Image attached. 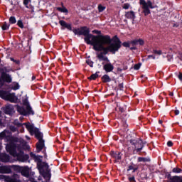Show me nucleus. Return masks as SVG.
<instances>
[{
    "label": "nucleus",
    "mask_w": 182,
    "mask_h": 182,
    "mask_svg": "<svg viewBox=\"0 0 182 182\" xmlns=\"http://www.w3.org/2000/svg\"><path fill=\"white\" fill-rule=\"evenodd\" d=\"M31 156H33V157H34V159L36 160L38 159V156L36 155H33V154H31Z\"/></svg>",
    "instance_id": "51"
},
{
    "label": "nucleus",
    "mask_w": 182,
    "mask_h": 182,
    "mask_svg": "<svg viewBox=\"0 0 182 182\" xmlns=\"http://www.w3.org/2000/svg\"><path fill=\"white\" fill-rule=\"evenodd\" d=\"M178 79H179L180 80H182V74H181V73L179 74V75H178Z\"/></svg>",
    "instance_id": "50"
},
{
    "label": "nucleus",
    "mask_w": 182,
    "mask_h": 182,
    "mask_svg": "<svg viewBox=\"0 0 182 182\" xmlns=\"http://www.w3.org/2000/svg\"><path fill=\"white\" fill-rule=\"evenodd\" d=\"M0 180H4L5 182H21L17 175H14L12 178L9 176L0 175Z\"/></svg>",
    "instance_id": "7"
},
{
    "label": "nucleus",
    "mask_w": 182,
    "mask_h": 182,
    "mask_svg": "<svg viewBox=\"0 0 182 182\" xmlns=\"http://www.w3.org/2000/svg\"><path fill=\"white\" fill-rule=\"evenodd\" d=\"M128 170H133V166H129Z\"/></svg>",
    "instance_id": "52"
},
{
    "label": "nucleus",
    "mask_w": 182,
    "mask_h": 182,
    "mask_svg": "<svg viewBox=\"0 0 182 182\" xmlns=\"http://www.w3.org/2000/svg\"><path fill=\"white\" fill-rule=\"evenodd\" d=\"M166 57L168 58V60H171L173 59V50H170L168 53Z\"/></svg>",
    "instance_id": "26"
},
{
    "label": "nucleus",
    "mask_w": 182,
    "mask_h": 182,
    "mask_svg": "<svg viewBox=\"0 0 182 182\" xmlns=\"http://www.w3.org/2000/svg\"><path fill=\"white\" fill-rule=\"evenodd\" d=\"M5 136H6V131H4L0 133V138L5 137Z\"/></svg>",
    "instance_id": "39"
},
{
    "label": "nucleus",
    "mask_w": 182,
    "mask_h": 182,
    "mask_svg": "<svg viewBox=\"0 0 182 182\" xmlns=\"http://www.w3.org/2000/svg\"><path fill=\"white\" fill-rule=\"evenodd\" d=\"M172 171H173V173H181L182 171V170H181V168L176 167V168H173Z\"/></svg>",
    "instance_id": "35"
},
{
    "label": "nucleus",
    "mask_w": 182,
    "mask_h": 182,
    "mask_svg": "<svg viewBox=\"0 0 182 182\" xmlns=\"http://www.w3.org/2000/svg\"><path fill=\"white\" fill-rule=\"evenodd\" d=\"M9 156L6 154H0V161L2 163H8L9 162Z\"/></svg>",
    "instance_id": "12"
},
{
    "label": "nucleus",
    "mask_w": 182,
    "mask_h": 182,
    "mask_svg": "<svg viewBox=\"0 0 182 182\" xmlns=\"http://www.w3.org/2000/svg\"><path fill=\"white\" fill-rule=\"evenodd\" d=\"M148 59H156V56L153 55H148Z\"/></svg>",
    "instance_id": "44"
},
{
    "label": "nucleus",
    "mask_w": 182,
    "mask_h": 182,
    "mask_svg": "<svg viewBox=\"0 0 182 182\" xmlns=\"http://www.w3.org/2000/svg\"><path fill=\"white\" fill-rule=\"evenodd\" d=\"M12 173L11 166H0V174H10Z\"/></svg>",
    "instance_id": "9"
},
{
    "label": "nucleus",
    "mask_w": 182,
    "mask_h": 182,
    "mask_svg": "<svg viewBox=\"0 0 182 182\" xmlns=\"http://www.w3.org/2000/svg\"><path fill=\"white\" fill-rule=\"evenodd\" d=\"M26 127L31 134H33L34 132L36 130V129L33 128V127L31 124H26Z\"/></svg>",
    "instance_id": "19"
},
{
    "label": "nucleus",
    "mask_w": 182,
    "mask_h": 182,
    "mask_svg": "<svg viewBox=\"0 0 182 182\" xmlns=\"http://www.w3.org/2000/svg\"><path fill=\"white\" fill-rule=\"evenodd\" d=\"M14 124H15L16 126H21V124H20V123H18L17 121H14Z\"/></svg>",
    "instance_id": "49"
},
{
    "label": "nucleus",
    "mask_w": 182,
    "mask_h": 182,
    "mask_svg": "<svg viewBox=\"0 0 182 182\" xmlns=\"http://www.w3.org/2000/svg\"><path fill=\"white\" fill-rule=\"evenodd\" d=\"M103 65V69L107 73L113 72V69H114V66L112 65V63H110V60H108V61H106L105 63H102Z\"/></svg>",
    "instance_id": "8"
},
{
    "label": "nucleus",
    "mask_w": 182,
    "mask_h": 182,
    "mask_svg": "<svg viewBox=\"0 0 182 182\" xmlns=\"http://www.w3.org/2000/svg\"><path fill=\"white\" fill-rule=\"evenodd\" d=\"M11 89H13V90H18V89H19V84L17 82H14L11 85Z\"/></svg>",
    "instance_id": "28"
},
{
    "label": "nucleus",
    "mask_w": 182,
    "mask_h": 182,
    "mask_svg": "<svg viewBox=\"0 0 182 182\" xmlns=\"http://www.w3.org/2000/svg\"><path fill=\"white\" fill-rule=\"evenodd\" d=\"M21 119H22V117H20Z\"/></svg>",
    "instance_id": "61"
},
{
    "label": "nucleus",
    "mask_w": 182,
    "mask_h": 182,
    "mask_svg": "<svg viewBox=\"0 0 182 182\" xmlns=\"http://www.w3.org/2000/svg\"><path fill=\"white\" fill-rule=\"evenodd\" d=\"M21 174L22 176H24V177H29V169L24 168L21 170Z\"/></svg>",
    "instance_id": "21"
},
{
    "label": "nucleus",
    "mask_w": 182,
    "mask_h": 182,
    "mask_svg": "<svg viewBox=\"0 0 182 182\" xmlns=\"http://www.w3.org/2000/svg\"><path fill=\"white\" fill-rule=\"evenodd\" d=\"M17 25L19 28H21V29H23V23L22 22V20H18L17 21Z\"/></svg>",
    "instance_id": "34"
},
{
    "label": "nucleus",
    "mask_w": 182,
    "mask_h": 182,
    "mask_svg": "<svg viewBox=\"0 0 182 182\" xmlns=\"http://www.w3.org/2000/svg\"><path fill=\"white\" fill-rule=\"evenodd\" d=\"M140 66H141V64H136L134 66V69L135 70H139V69H140Z\"/></svg>",
    "instance_id": "37"
},
{
    "label": "nucleus",
    "mask_w": 182,
    "mask_h": 182,
    "mask_svg": "<svg viewBox=\"0 0 182 182\" xmlns=\"http://www.w3.org/2000/svg\"><path fill=\"white\" fill-rule=\"evenodd\" d=\"M1 29L3 31H8V29H9V25H8V23H4V25L1 26Z\"/></svg>",
    "instance_id": "31"
},
{
    "label": "nucleus",
    "mask_w": 182,
    "mask_h": 182,
    "mask_svg": "<svg viewBox=\"0 0 182 182\" xmlns=\"http://www.w3.org/2000/svg\"><path fill=\"white\" fill-rule=\"evenodd\" d=\"M87 65H89V66H90V68H93V61L90 60H87Z\"/></svg>",
    "instance_id": "36"
},
{
    "label": "nucleus",
    "mask_w": 182,
    "mask_h": 182,
    "mask_svg": "<svg viewBox=\"0 0 182 182\" xmlns=\"http://www.w3.org/2000/svg\"><path fill=\"white\" fill-rule=\"evenodd\" d=\"M3 85H4V81L2 80L1 78H0V87H1V86H3Z\"/></svg>",
    "instance_id": "47"
},
{
    "label": "nucleus",
    "mask_w": 182,
    "mask_h": 182,
    "mask_svg": "<svg viewBox=\"0 0 182 182\" xmlns=\"http://www.w3.org/2000/svg\"><path fill=\"white\" fill-rule=\"evenodd\" d=\"M0 97L1 99H4V100H9L11 103H15L18 98L15 96L14 93H9L4 91L0 92Z\"/></svg>",
    "instance_id": "4"
},
{
    "label": "nucleus",
    "mask_w": 182,
    "mask_h": 182,
    "mask_svg": "<svg viewBox=\"0 0 182 182\" xmlns=\"http://www.w3.org/2000/svg\"><path fill=\"white\" fill-rule=\"evenodd\" d=\"M129 181L130 182H134V181H136V180L134 179V176L129 177Z\"/></svg>",
    "instance_id": "42"
},
{
    "label": "nucleus",
    "mask_w": 182,
    "mask_h": 182,
    "mask_svg": "<svg viewBox=\"0 0 182 182\" xmlns=\"http://www.w3.org/2000/svg\"><path fill=\"white\" fill-rule=\"evenodd\" d=\"M110 77H109V75H105L103 77H102V82H105V83L107 82H110Z\"/></svg>",
    "instance_id": "27"
},
{
    "label": "nucleus",
    "mask_w": 182,
    "mask_h": 182,
    "mask_svg": "<svg viewBox=\"0 0 182 182\" xmlns=\"http://www.w3.org/2000/svg\"><path fill=\"white\" fill-rule=\"evenodd\" d=\"M119 87H123V84H120Z\"/></svg>",
    "instance_id": "56"
},
{
    "label": "nucleus",
    "mask_w": 182,
    "mask_h": 182,
    "mask_svg": "<svg viewBox=\"0 0 182 182\" xmlns=\"http://www.w3.org/2000/svg\"><path fill=\"white\" fill-rule=\"evenodd\" d=\"M132 43H134V45H141V46H143V45H144V41H143L141 39L136 40V41H134L132 42Z\"/></svg>",
    "instance_id": "23"
},
{
    "label": "nucleus",
    "mask_w": 182,
    "mask_h": 182,
    "mask_svg": "<svg viewBox=\"0 0 182 182\" xmlns=\"http://www.w3.org/2000/svg\"><path fill=\"white\" fill-rule=\"evenodd\" d=\"M0 124H1V120H0Z\"/></svg>",
    "instance_id": "59"
},
{
    "label": "nucleus",
    "mask_w": 182,
    "mask_h": 182,
    "mask_svg": "<svg viewBox=\"0 0 182 182\" xmlns=\"http://www.w3.org/2000/svg\"><path fill=\"white\" fill-rule=\"evenodd\" d=\"M121 112H123V109H121Z\"/></svg>",
    "instance_id": "60"
},
{
    "label": "nucleus",
    "mask_w": 182,
    "mask_h": 182,
    "mask_svg": "<svg viewBox=\"0 0 182 182\" xmlns=\"http://www.w3.org/2000/svg\"><path fill=\"white\" fill-rule=\"evenodd\" d=\"M159 123L160 124H161L163 123V121L159 120Z\"/></svg>",
    "instance_id": "54"
},
{
    "label": "nucleus",
    "mask_w": 182,
    "mask_h": 182,
    "mask_svg": "<svg viewBox=\"0 0 182 182\" xmlns=\"http://www.w3.org/2000/svg\"><path fill=\"white\" fill-rule=\"evenodd\" d=\"M31 2H32V0H23V4L26 8H31Z\"/></svg>",
    "instance_id": "24"
},
{
    "label": "nucleus",
    "mask_w": 182,
    "mask_h": 182,
    "mask_svg": "<svg viewBox=\"0 0 182 182\" xmlns=\"http://www.w3.org/2000/svg\"><path fill=\"white\" fill-rule=\"evenodd\" d=\"M9 23L11 24L16 23V18L15 16H11L9 18Z\"/></svg>",
    "instance_id": "29"
},
{
    "label": "nucleus",
    "mask_w": 182,
    "mask_h": 182,
    "mask_svg": "<svg viewBox=\"0 0 182 182\" xmlns=\"http://www.w3.org/2000/svg\"><path fill=\"white\" fill-rule=\"evenodd\" d=\"M26 142L22 139L10 137L9 144L6 145V150L13 157H16L18 161L25 163L29 159L28 155L23 154V149Z\"/></svg>",
    "instance_id": "2"
},
{
    "label": "nucleus",
    "mask_w": 182,
    "mask_h": 182,
    "mask_svg": "<svg viewBox=\"0 0 182 182\" xmlns=\"http://www.w3.org/2000/svg\"><path fill=\"white\" fill-rule=\"evenodd\" d=\"M175 114L177 116L178 114H180V111H178V109L175 110Z\"/></svg>",
    "instance_id": "48"
},
{
    "label": "nucleus",
    "mask_w": 182,
    "mask_h": 182,
    "mask_svg": "<svg viewBox=\"0 0 182 182\" xmlns=\"http://www.w3.org/2000/svg\"><path fill=\"white\" fill-rule=\"evenodd\" d=\"M36 146H37V151L38 153H39V151H41L42 149L45 147V141H43V139H40L38 143H37Z\"/></svg>",
    "instance_id": "14"
},
{
    "label": "nucleus",
    "mask_w": 182,
    "mask_h": 182,
    "mask_svg": "<svg viewBox=\"0 0 182 182\" xmlns=\"http://www.w3.org/2000/svg\"><path fill=\"white\" fill-rule=\"evenodd\" d=\"M112 156L116 160H120V159H122V154H120V152L114 153Z\"/></svg>",
    "instance_id": "25"
},
{
    "label": "nucleus",
    "mask_w": 182,
    "mask_h": 182,
    "mask_svg": "<svg viewBox=\"0 0 182 182\" xmlns=\"http://www.w3.org/2000/svg\"><path fill=\"white\" fill-rule=\"evenodd\" d=\"M106 9V6H102V4L98 5V11L99 12H103Z\"/></svg>",
    "instance_id": "32"
},
{
    "label": "nucleus",
    "mask_w": 182,
    "mask_h": 182,
    "mask_svg": "<svg viewBox=\"0 0 182 182\" xmlns=\"http://www.w3.org/2000/svg\"><path fill=\"white\" fill-rule=\"evenodd\" d=\"M24 106L25 107L19 106L17 107V112H18L20 114H23V116H26V114H33V111L29 104H26Z\"/></svg>",
    "instance_id": "5"
},
{
    "label": "nucleus",
    "mask_w": 182,
    "mask_h": 182,
    "mask_svg": "<svg viewBox=\"0 0 182 182\" xmlns=\"http://www.w3.org/2000/svg\"><path fill=\"white\" fill-rule=\"evenodd\" d=\"M140 4L142 5L144 14L145 16L149 15L150 14V9L149 8L151 9L154 8V6H153V4L150 1L146 2L144 0H141Z\"/></svg>",
    "instance_id": "6"
},
{
    "label": "nucleus",
    "mask_w": 182,
    "mask_h": 182,
    "mask_svg": "<svg viewBox=\"0 0 182 182\" xmlns=\"http://www.w3.org/2000/svg\"><path fill=\"white\" fill-rule=\"evenodd\" d=\"M36 77L33 76L32 77V80H35Z\"/></svg>",
    "instance_id": "57"
},
{
    "label": "nucleus",
    "mask_w": 182,
    "mask_h": 182,
    "mask_svg": "<svg viewBox=\"0 0 182 182\" xmlns=\"http://www.w3.org/2000/svg\"><path fill=\"white\" fill-rule=\"evenodd\" d=\"M2 149H3L2 143H0V150H1Z\"/></svg>",
    "instance_id": "53"
},
{
    "label": "nucleus",
    "mask_w": 182,
    "mask_h": 182,
    "mask_svg": "<svg viewBox=\"0 0 182 182\" xmlns=\"http://www.w3.org/2000/svg\"><path fill=\"white\" fill-rule=\"evenodd\" d=\"M173 92H170V96H173Z\"/></svg>",
    "instance_id": "55"
},
{
    "label": "nucleus",
    "mask_w": 182,
    "mask_h": 182,
    "mask_svg": "<svg viewBox=\"0 0 182 182\" xmlns=\"http://www.w3.org/2000/svg\"><path fill=\"white\" fill-rule=\"evenodd\" d=\"M26 139H27V140H29V136H26Z\"/></svg>",
    "instance_id": "58"
},
{
    "label": "nucleus",
    "mask_w": 182,
    "mask_h": 182,
    "mask_svg": "<svg viewBox=\"0 0 182 182\" xmlns=\"http://www.w3.org/2000/svg\"><path fill=\"white\" fill-rule=\"evenodd\" d=\"M123 46H124L125 48H129V46H130V44L127 42H124L122 43Z\"/></svg>",
    "instance_id": "40"
},
{
    "label": "nucleus",
    "mask_w": 182,
    "mask_h": 182,
    "mask_svg": "<svg viewBox=\"0 0 182 182\" xmlns=\"http://www.w3.org/2000/svg\"><path fill=\"white\" fill-rule=\"evenodd\" d=\"M73 32L75 35H83L86 43L87 45H92L94 50H97V52H102V50L104 53H107L108 52L116 53V52L120 49V40L117 37H114L112 39V43H111L112 39L110 36L90 34L89 33L90 31L87 27H82L79 29H75Z\"/></svg>",
    "instance_id": "1"
},
{
    "label": "nucleus",
    "mask_w": 182,
    "mask_h": 182,
    "mask_svg": "<svg viewBox=\"0 0 182 182\" xmlns=\"http://www.w3.org/2000/svg\"><path fill=\"white\" fill-rule=\"evenodd\" d=\"M153 53H154V55H167V52H166L164 50H154Z\"/></svg>",
    "instance_id": "20"
},
{
    "label": "nucleus",
    "mask_w": 182,
    "mask_h": 182,
    "mask_svg": "<svg viewBox=\"0 0 182 182\" xmlns=\"http://www.w3.org/2000/svg\"><path fill=\"white\" fill-rule=\"evenodd\" d=\"M167 178H168V182H182V176H171V174L167 176Z\"/></svg>",
    "instance_id": "11"
},
{
    "label": "nucleus",
    "mask_w": 182,
    "mask_h": 182,
    "mask_svg": "<svg viewBox=\"0 0 182 182\" xmlns=\"http://www.w3.org/2000/svg\"><path fill=\"white\" fill-rule=\"evenodd\" d=\"M98 59H100V60H104L105 62H109V58H107V57H105L103 55V54H99L97 55Z\"/></svg>",
    "instance_id": "22"
},
{
    "label": "nucleus",
    "mask_w": 182,
    "mask_h": 182,
    "mask_svg": "<svg viewBox=\"0 0 182 182\" xmlns=\"http://www.w3.org/2000/svg\"><path fill=\"white\" fill-rule=\"evenodd\" d=\"M125 16L126 18H127V19H134V18L136 17L134 15V12L133 11L127 12Z\"/></svg>",
    "instance_id": "18"
},
{
    "label": "nucleus",
    "mask_w": 182,
    "mask_h": 182,
    "mask_svg": "<svg viewBox=\"0 0 182 182\" xmlns=\"http://www.w3.org/2000/svg\"><path fill=\"white\" fill-rule=\"evenodd\" d=\"M57 10L59 11L60 12H63V13H66L68 12V9L65 7H58L57 8Z\"/></svg>",
    "instance_id": "33"
},
{
    "label": "nucleus",
    "mask_w": 182,
    "mask_h": 182,
    "mask_svg": "<svg viewBox=\"0 0 182 182\" xmlns=\"http://www.w3.org/2000/svg\"><path fill=\"white\" fill-rule=\"evenodd\" d=\"M132 144H135V150L136 151H140L141 149H143V144L141 140H139L138 141H136V140L131 141Z\"/></svg>",
    "instance_id": "10"
},
{
    "label": "nucleus",
    "mask_w": 182,
    "mask_h": 182,
    "mask_svg": "<svg viewBox=\"0 0 182 182\" xmlns=\"http://www.w3.org/2000/svg\"><path fill=\"white\" fill-rule=\"evenodd\" d=\"M98 76L99 75L97 74H92L90 77H88V79H90V80H96Z\"/></svg>",
    "instance_id": "30"
},
{
    "label": "nucleus",
    "mask_w": 182,
    "mask_h": 182,
    "mask_svg": "<svg viewBox=\"0 0 182 182\" xmlns=\"http://www.w3.org/2000/svg\"><path fill=\"white\" fill-rule=\"evenodd\" d=\"M129 8H130V4H124L123 5V9H129Z\"/></svg>",
    "instance_id": "38"
},
{
    "label": "nucleus",
    "mask_w": 182,
    "mask_h": 182,
    "mask_svg": "<svg viewBox=\"0 0 182 182\" xmlns=\"http://www.w3.org/2000/svg\"><path fill=\"white\" fill-rule=\"evenodd\" d=\"M33 134H35L36 139H38L39 141L40 140H43L42 137H43V134H42V133H41V132H39L38 129H36Z\"/></svg>",
    "instance_id": "17"
},
{
    "label": "nucleus",
    "mask_w": 182,
    "mask_h": 182,
    "mask_svg": "<svg viewBox=\"0 0 182 182\" xmlns=\"http://www.w3.org/2000/svg\"><path fill=\"white\" fill-rule=\"evenodd\" d=\"M4 112L6 114H12V113H14V107H12V105H6L4 107Z\"/></svg>",
    "instance_id": "15"
},
{
    "label": "nucleus",
    "mask_w": 182,
    "mask_h": 182,
    "mask_svg": "<svg viewBox=\"0 0 182 182\" xmlns=\"http://www.w3.org/2000/svg\"><path fill=\"white\" fill-rule=\"evenodd\" d=\"M38 170L41 173L43 177L46 180H50L51 177L50 170L49 169V165L45 162H38L37 164Z\"/></svg>",
    "instance_id": "3"
},
{
    "label": "nucleus",
    "mask_w": 182,
    "mask_h": 182,
    "mask_svg": "<svg viewBox=\"0 0 182 182\" xmlns=\"http://www.w3.org/2000/svg\"><path fill=\"white\" fill-rule=\"evenodd\" d=\"M1 79L8 83H11L12 82V78H11V75L8 74H2Z\"/></svg>",
    "instance_id": "16"
},
{
    "label": "nucleus",
    "mask_w": 182,
    "mask_h": 182,
    "mask_svg": "<svg viewBox=\"0 0 182 182\" xmlns=\"http://www.w3.org/2000/svg\"><path fill=\"white\" fill-rule=\"evenodd\" d=\"M59 23L63 28H65L66 29H68V31H72V26L66 23L65 21L61 20L59 21Z\"/></svg>",
    "instance_id": "13"
},
{
    "label": "nucleus",
    "mask_w": 182,
    "mask_h": 182,
    "mask_svg": "<svg viewBox=\"0 0 182 182\" xmlns=\"http://www.w3.org/2000/svg\"><path fill=\"white\" fill-rule=\"evenodd\" d=\"M10 130H11V132H16V128H15V127H10Z\"/></svg>",
    "instance_id": "46"
},
{
    "label": "nucleus",
    "mask_w": 182,
    "mask_h": 182,
    "mask_svg": "<svg viewBox=\"0 0 182 182\" xmlns=\"http://www.w3.org/2000/svg\"><path fill=\"white\" fill-rule=\"evenodd\" d=\"M138 161H146V159L143 157L138 158Z\"/></svg>",
    "instance_id": "43"
},
{
    "label": "nucleus",
    "mask_w": 182,
    "mask_h": 182,
    "mask_svg": "<svg viewBox=\"0 0 182 182\" xmlns=\"http://www.w3.org/2000/svg\"><path fill=\"white\" fill-rule=\"evenodd\" d=\"M167 146H168V147H172V146H173V142H172L171 141H168L167 142Z\"/></svg>",
    "instance_id": "41"
},
{
    "label": "nucleus",
    "mask_w": 182,
    "mask_h": 182,
    "mask_svg": "<svg viewBox=\"0 0 182 182\" xmlns=\"http://www.w3.org/2000/svg\"><path fill=\"white\" fill-rule=\"evenodd\" d=\"M92 33H96L97 35L100 34V31H97V30H94L92 31Z\"/></svg>",
    "instance_id": "45"
}]
</instances>
